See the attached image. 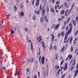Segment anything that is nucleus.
Wrapping results in <instances>:
<instances>
[{"mask_svg":"<svg viewBox=\"0 0 78 78\" xmlns=\"http://www.w3.org/2000/svg\"><path fill=\"white\" fill-rule=\"evenodd\" d=\"M69 26L70 27L69 29L68 30V31L65 34V36L64 40H67L69 34H70V33H71V32H72V29L73 28V25H72V23H69Z\"/></svg>","mask_w":78,"mask_h":78,"instance_id":"1","label":"nucleus"},{"mask_svg":"<svg viewBox=\"0 0 78 78\" xmlns=\"http://www.w3.org/2000/svg\"><path fill=\"white\" fill-rule=\"evenodd\" d=\"M41 9L42 12V16L43 17H44L45 16V7L44 6H43Z\"/></svg>","mask_w":78,"mask_h":78,"instance_id":"2","label":"nucleus"},{"mask_svg":"<svg viewBox=\"0 0 78 78\" xmlns=\"http://www.w3.org/2000/svg\"><path fill=\"white\" fill-rule=\"evenodd\" d=\"M69 44H71V43H72V41H73V37H69L67 39V41H69Z\"/></svg>","mask_w":78,"mask_h":78,"instance_id":"3","label":"nucleus"},{"mask_svg":"<svg viewBox=\"0 0 78 78\" xmlns=\"http://www.w3.org/2000/svg\"><path fill=\"white\" fill-rule=\"evenodd\" d=\"M65 67H63V69L65 71H66L67 69V67H68V64L67 63H66L65 64Z\"/></svg>","mask_w":78,"mask_h":78,"instance_id":"4","label":"nucleus"},{"mask_svg":"<svg viewBox=\"0 0 78 78\" xmlns=\"http://www.w3.org/2000/svg\"><path fill=\"white\" fill-rule=\"evenodd\" d=\"M39 8H40L39 11V10H38L37 12V15H39V12L41 10V9L42 8V4H41L40 7H39Z\"/></svg>","mask_w":78,"mask_h":78,"instance_id":"5","label":"nucleus"},{"mask_svg":"<svg viewBox=\"0 0 78 78\" xmlns=\"http://www.w3.org/2000/svg\"><path fill=\"white\" fill-rule=\"evenodd\" d=\"M44 61H45V57H42L41 59V62L43 65H44Z\"/></svg>","mask_w":78,"mask_h":78,"instance_id":"6","label":"nucleus"},{"mask_svg":"<svg viewBox=\"0 0 78 78\" xmlns=\"http://www.w3.org/2000/svg\"><path fill=\"white\" fill-rule=\"evenodd\" d=\"M38 39H39V40H38ZM37 40L38 41V42L40 43V42H41V41H42V37H41V36L39 37H37Z\"/></svg>","mask_w":78,"mask_h":78,"instance_id":"7","label":"nucleus"},{"mask_svg":"<svg viewBox=\"0 0 78 78\" xmlns=\"http://www.w3.org/2000/svg\"><path fill=\"white\" fill-rule=\"evenodd\" d=\"M72 23L74 27H76V21L75 20H73V21Z\"/></svg>","mask_w":78,"mask_h":78,"instance_id":"8","label":"nucleus"},{"mask_svg":"<svg viewBox=\"0 0 78 78\" xmlns=\"http://www.w3.org/2000/svg\"><path fill=\"white\" fill-rule=\"evenodd\" d=\"M78 69H77L76 70L75 72V74L73 76V78H75V76H76L77 75H78Z\"/></svg>","mask_w":78,"mask_h":78,"instance_id":"9","label":"nucleus"},{"mask_svg":"<svg viewBox=\"0 0 78 78\" xmlns=\"http://www.w3.org/2000/svg\"><path fill=\"white\" fill-rule=\"evenodd\" d=\"M39 0H37L35 4L37 7H38V6H39Z\"/></svg>","mask_w":78,"mask_h":78,"instance_id":"10","label":"nucleus"},{"mask_svg":"<svg viewBox=\"0 0 78 78\" xmlns=\"http://www.w3.org/2000/svg\"><path fill=\"white\" fill-rule=\"evenodd\" d=\"M67 3L66 2L64 4V6H65V8H68L69 7V5H67Z\"/></svg>","mask_w":78,"mask_h":78,"instance_id":"11","label":"nucleus"},{"mask_svg":"<svg viewBox=\"0 0 78 78\" xmlns=\"http://www.w3.org/2000/svg\"><path fill=\"white\" fill-rule=\"evenodd\" d=\"M51 36L52 37L51 38V41H54V38H55V36H54V35L53 34H51Z\"/></svg>","mask_w":78,"mask_h":78,"instance_id":"12","label":"nucleus"},{"mask_svg":"<svg viewBox=\"0 0 78 78\" xmlns=\"http://www.w3.org/2000/svg\"><path fill=\"white\" fill-rule=\"evenodd\" d=\"M19 14L21 16H24V13L23 12H21V13L19 12Z\"/></svg>","mask_w":78,"mask_h":78,"instance_id":"13","label":"nucleus"},{"mask_svg":"<svg viewBox=\"0 0 78 78\" xmlns=\"http://www.w3.org/2000/svg\"><path fill=\"white\" fill-rule=\"evenodd\" d=\"M53 48L55 51H56V50L58 49V47H57V46L56 45H54Z\"/></svg>","mask_w":78,"mask_h":78,"instance_id":"14","label":"nucleus"},{"mask_svg":"<svg viewBox=\"0 0 78 78\" xmlns=\"http://www.w3.org/2000/svg\"><path fill=\"white\" fill-rule=\"evenodd\" d=\"M76 60V58H75V57H74L73 59V66H75V63H76V62L75 61V60Z\"/></svg>","mask_w":78,"mask_h":78,"instance_id":"15","label":"nucleus"},{"mask_svg":"<svg viewBox=\"0 0 78 78\" xmlns=\"http://www.w3.org/2000/svg\"><path fill=\"white\" fill-rule=\"evenodd\" d=\"M59 27V24L56 25L55 27V30H57V29H58Z\"/></svg>","mask_w":78,"mask_h":78,"instance_id":"16","label":"nucleus"},{"mask_svg":"<svg viewBox=\"0 0 78 78\" xmlns=\"http://www.w3.org/2000/svg\"><path fill=\"white\" fill-rule=\"evenodd\" d=\"M68 58H69V59H72V55L69 54L68 56Z\"/></svg>","mask_w":78,"mask_h":78,"instance_id":"17","label":"nucleus"},{"mask_svg":"<svg viewBox=\"0 0 78 78\" xmlns=\"http://www.w3.org/2000/svg\"><path fill=\"white\" fill-rule=\"evenodd\" d=\"M50 11L51 12H55V10H54V7H53L50 9Z\"/></svg>","mask_w":78,"mask_h":78,"instance_id":"18","label":"nucleus"},{"mask_svg":"<svg viewBox=\"0 0 78 78\" xmlns=\"http://www.w3.org/2000/svg\"><path fill=\"white\" fill-rule=\"evenodd\" d=\"M49 9L48 6L46 7V12L47 13H48L49 12Z\"/></svg>","mask_w":78,"mask_h":78,"instance_id":"19","label":"nucleus"},{"mask_svg":"<svg viewBox=\"0 0 78 78\" xmlns=\"http://www.w3.org/2000/svg\"><path fill=\"white\" fill-rule=\"evenodd\" d=\"M73 70V66H72L69 69V71L71 72H72Z\"/></svg>","mask_w":78,"mask_h":78,"instance_id":"20","label":"nucleus"},{"mask_svg":"<svg viewBox=\"0 0 78 78\" xmlns=\"http://www.w3.org/2000/svg\"><path fill=\"white\" fill-rule=\"evenodd\" d=\"M70 19H71V17H69L67 20V23H69V22L70 21Z\"/></svg>","mask_w":78,"mask_h":78,"instance_id":"21","label":"nucleus"},{"mask_svg":"<svg viewBox=\"0 0 78 78\" xmlns=\"http://www.w3.org/2000/svg\"><path fill=\"white\" fill-rule=\"evenodd\" d=\"M55 10L56 12H58L59 11L57 10V7H56V5H55Z\"/></svg>","mask_w":78,"mask_h":78,"instance_id":"22","label":"nucleus"},{"mask_svg":"<svg viewBox=\"0 0 78 78\" xmlns=\"http://www.w3.org/2000/svg\"><path fill=\"white\" fill-rule=\"evenodd\" d=\"M75 6V4L73 3V4L71 6V9H73V7H74Z\"/></svg>","mask_w":78,"mask_h":78,"instance_id":"23","label":"nucleus"},{"mask_svg":"<svg viewBox=\"0 0 78 78\" xmlns=\"http://www.w3.org/2000/svg\"><path fill=\"white\" fill-rule=\"evenodd\" d=\"M34 58H33V57L32 58L30 59V62H32V63H33V61H34Z\"/></svg>","mask_w":78,"mask_h":78,"instance_id":"24","label":"nucleus"},{"mask_svg":"<svg viewBox=\"0 0 78 78\" xmlns=\"http://www.w3.org/2000/svg\"><path fill=\"white\" fill-rule=\"evenodd\" d=\"M68 12H65V16H68Z\"/></svg>","mask_w":78,"mask_h":78,"instance_id":"25","label":"nucleus"},{"mask_svg":"<svg viewBox=\"0 0 78 78\" xmlns=\"http://www.w3.org/2000/svg\"><path fill=\"white\" fill-rule=\"evenodd\" d=\"M64 12H65V11L64 10L61 11V14H64Z\"/></svg>","mask_w":78,"mask_h":78,"instance_id":"26","label":"nucleus"},{"mask_svg":"<svg viewBox=\"0 0 78 78\" xmlns=\"http://www.w3.org/2000/svg\"><path fill=\"white\" fill-rule=\"evenodd\" d=\"M16 73L17 75V76H18L19 75V73H20L18 71H16Z\"/></svg>","mask_w":78,"mask_h":78,"instance_id":"27","label":"nucleus"},{"mask_svg":"<svg viewBox=\"0 0 78 78\" xmlns=\"http://www.w3.org/2000/svg\"><path fill=\"white\" fill-rule=\"evenodd\" d=\"M65 47V46H63V47L62 48V49H61L60 50V51H61V52H62V51H63V50H64Z\"/></svg>","mask_w":78,"mask_h":78,"instance_id":"28","label":"nucleus"},{"mask_svg":"<svg viewBox=\"0 0 78 78\" xmlns=\"http://www.w3.org/2000/svg\"><path fill=\"white\" fill-rule=\"evenodd\" d=\"M40 21L41 22H43L44 21V20H43V18L42 17H41L40 19Z\"/></svg>","mask_w":78,"mask_h":78,"instance_id":"29","label":"nucleus"},{"mask_svg":"<svg viewBox=\"0 0 78 78\" xmlns=\"http://www.w3.org/2000/svg\"><path fill=\"white\" fill-rule=\"evenodd\" d=\"M32 18L34 20H35V19H36V16H35L34 15L32 16Z\"/></svg>","mask_w":78,"mask_h":78,"instance_id":"30","label":"nucleus"},{"mask_svg":"<svg viewBox=\"0 0 78 78\" xmlns=\"http://www.w3.org/2000/svg\"><path fill=\"white\" fill-rule=\"evenodd\" d=\"M55 68L58 70V69H59V66H55Z\"/></svg>","mask_w":78,"mask_h":78,"instance_id":"31","label":"nucleus"},{"mask_svg":"<svg viewBox=\"0 0 78 78\" xmlns=\"http://www.w3.org/2000/svg\"><path fill=\"white\" fill-rule=\"evenodd\" d=\"M52 48H53V45H51L50 48V50H52Z\"/></svg>","mask_w":78,"mask_h":78,"instance_id":"32","label":"nucleus"},{"mask_svg":"<svg viewBox=\"0 0 78 78\" xmlns=\"http://www.w3.org/2000/svg\"><path fill=\"white\" fill-rule=\"evenodd\" d=\"M72 9H71L69 11L68 13V15L69 16L70 15V12H71V11H72Z\"/></svg>","mask_w":78,"mask_h":78,"instance_id":"33","label":"nucleus"},{"mask_svg":"<svg viewBox=\"0 0 78 78\" xmlns=\"http://www.w3.org/2000/svg\"><path fill=\"white\" fill-rule=\"evenodd\" d=\"M66 27V25L63 26L62 28V30H64L65 28Z\"/></svg>","mask_w":78,"mask_h":78,"instance_id":"34","label":"nucleus"},{"mask_svg":"<svg viewBox=\"0 0 78 78\" xmlns=\"http://www.w3.org/2000/svg\"><path fill=\"white\" fill-rule=\"evenodd\" d=\"M76 22H78V15L76 17Z\"/></svg>","mask_w":78,"mask_h":78,"instance_id":"35","label":"nucleus"},{"mask_svg":"<svg viewBox=\"0 0 78 78\" xmlns=\"http://www.w3.org/2000/svg\"><path fill=\"white\" fill-rule=\"evenodd\" d=\"M66 76V73L64 74L62 76L61 78H64Z\"/></svg>","mask_w":78,"mask_h":78,"instance_id":"36","label":"nucleus"},{"mask_svg":"<svg viewBox=\"0 0 78 78\" xmlns=\"http://www.w3.org/2000/svg\"><path fill=\"white\" fill-rule=\"evenodd\" d=\"M59 3H60L59 1H58L57 2H56L55 4H56V5H58H58H59Z\"/></svg>","mask_w":78,"mask_h":78,"instance_id":"37","label":"nucleus"},{"mask_svg":"<svg viewBox=\"0 0 78 78\" xmlns=\"http://www.w3.org/2000/svg\"><path fill=\"white\" fill-rule=\"evenodd\" d=\"M71 52H72V51H73V46L71 47Z\"/></svg>","mask_w":78,"mask_h":78,"instance_id":"38","label":"nucleus"},{"mask_svg":"<svg viewBox=\"0 0 78 78\" xmlns=\"http://www.w3.org/2000/svg\"><path fill=\"white\" fill-rule=\"evenodd\" d=\"M41 56L40 55L39 57V62H40V61H41Z\"/></svg>","mask_w":78,"mask_h":78,"instance_id":"39","label":"nucleus"},{"mask_svg":"<svg viewBox=\"0 0 78 78\" xmlns=\"http://www.w3.org/2000/svg\"><path fill=\"white\" fill-rule=\"evenodd\" d=\"M11 34H14V31L13 30H11Z\"/></svg>","mask_w":78,"mask_h":78,"instance_id":"40","label":"nucleus"},{"mask_svg":"<svg viewBox=\"0 0 78 78\" xmlns=\"http://www.w3.org/2000/svg\"><path fill=\"white\" fill-rule=\"evenodd\" d=\"M43 47L44 49H45V44L44 43H43Z\"/></svg>","mask_w":78,"mask_h":78,"instance_id":"41","label":"nucleus"},{"mask_svg":"<svg viewBox=\"0 0 78 78\" xmlns=\"http://www.w3.org/2000/svg\"><path fill=\"white\" fill-rule=\"evenodd\" d=\"M78 32V30H77L76 32L75 33V36H76V35H77Z\"/></svg>","mask_w":78,"mask_h":78,"instance_id":"42","label":"nucleus"},{"mask_svg":"<svg viewBox=\"0 0 78 78\" xmlns=\"http://www.w3.org/2000/svg\"><path fill=\"white\" fill-rule=\"evenodd\" d=\"M64 34V32L63 31V32H62V33H61V36H63Z\"/></svg>","mask_w":78,"mask_h":78,"instance_id":"43","label":"nucleus"},{"mask_svg":"<svg viewBox=\"0 0 78 78\" xmlns=\"http://www.w3.org/2000/svg\"><path fill=\"white\" fill-rule=\"evenodd\" d=\"M14 10H15V11H16V10H17V7H16V6H14Z\"/></svg>","mask_w":78,"mask_h":78,"instance_id":"44","label":"nucleus"},{"mask_svg":"<svg viewBox=\"0 0 78 78\" xmlns=\"http://www.w3.org/2000/svg\"><path fill=\"white\" fill-rule=\"evenodd\" d=\"M13 30L15 31H16V30H17V29L16 28V27H15L13 28Z\"/></svg>","mask_w":78,"mask_h":78,"instance_id":"45","label":"nucleus"},{"mask_svg":"<svg viewBox=\"0 0 78 78\" xmlns=\"http://www.w3.org/2000/svg\"><path fill=\"white\" fill-rule=\"evenodd\" d=\"M23 8V3H22L21 5V8L22 9Z\"/></svg>","mask_w":78,"mask_h":78,"instance_id":"46","label":"nucleus"},{"mask_svg":"<svg viewBox=\"0 0 78 78\" xmlns=\"http://www.w3.org/2000/svg\"><path fill=\"white\" fill-rule=\"evenodd\" d=\"M60 35L61 34H60V33H59L58 35V37H60Z\"/></svg>","mask_w":78,"mask_h":78,"instance_id":"47","label":"nucleus"},{"mask_svg":"<svg viewBox=\"0 0 78 78\" xmlns=\"http://www.w3.org/2000/svg\"><path fill=\"white\" fill-rule=\"evenodd\" d=\"M27 72H30V70L29 69V68H27Z\"/></svg>","mask_w":78,"mask_h":78,"instance_id":"48","label":"nucleus"},{"mask_svg":"<svg viewBox=\"0 0 78 78\" xmlns=\"http://www.w3.org/2000/svg\"><path fill=\"white\" fill-rule=\"evenodd\" d=\"M59 72L58 71L57 72V73L56 75V76H58V75H59Z\"/></svg>","mask_w":78,"mask_h":78,"instance_id":"49","label":"nucleus"},{"mask_svg":"<svg viewBox=\"0 0 78 78\" xmlns=\"http://www.w3.org/2000/svg\"><path fill=\"white\" fill-rule=\"evenodd\" d=\"M66 24H67V22L66 21H65L64 22V25H66Z\"/></svg>","mask_w":78,"mask_h":78,"instance_id":"50","label":"nucleus"},{"mask_svg":"<svg viewBox=\"0 0 78 78\" xmlns=\"http://www.w3.org/2000/svg\"><path fill=\"white\" fill-rule=\"evenodd\" d=\"M78 48H77L76 49V50L75 51V53H76V52H77V51H78Z\"/></svg>","mask_w":78,"mask_h":78,"instance_id":"51","label":"nucleus"},{"mask_svg":"<svg viewBox=\"0 0 78 78\" xmlns=\"http://www.w3.org/2000/svg\"><path fill=\"white\" fill-rule=\"evenodd\" d=\"M76 69H78V63H77V65L76 66Z\"/></svg>","mask_w":78,"mask_h":78,"instance_id":"52","label":"nucleus"},{"mask_svg":"<svg viewBox=\"0 0 78 78\" xmlns=\"http://www.w3.org/2000/svg\"><path fill=\"white\" fill-rule=\"evenodd\" d=\"M61 19L59 18L58 19V21H59V22H61Z\"/></svg>","mask_w":78,"mask_h":78,"instance_id":"53","label":"nucleus"},{"mask_svg":"<svg viewBox=\"0 0 78 78\" xmlns=\"http://www.w3.org/2000/svg\"><path fill=\"white\" fill-rule=\"evenodd\" d=\"M63 62H64V60L62 61L61 62V65H62V64H63Z\"/></svg>","mask_w":78,"mask_h":78,"instance_id":"54","label":"nucleus"},{"mask_svg":"<svg viewBox=\"0 0 78 78\" xmlns=\"http://www.w3.org/2000/svg\"><path fill=\"white\" fill-rule=\"evenodd\" d=\"M34 78H37V75L36 74H35L34 76Z\"/></svg>","mask_w":78,"mask_h":78,"instance_id":"55","label":"nucleus"},{"mask_svg":"<svg viewBox=\"0 0 78 78\" xmlns=\"http://www.w3.org/2000/svg\"><path fill=\"white\" fill-rule=\"evenodd\" d=\"M35 0H33V2H32V5H34V1Z\"/></svg>","mask_w":78,"mask_h":78,"instance_id":"56","label":"nucleus"},{"mask_svg":"<svg viewBox=\"0 0 78 78\" xmlns=\"http://www.w3.org/2000/svg\"><path fill=\"white\" fill-rule=\"evenodd\" d=\"M31 50H33V45H32V43H31Z\"/></svg>","mask_w":78,"mask_h":78,"instance_id":"57","label":"nucleus"},{"mask_svg":"<svg viewBox=\"0 0 78 78\" xmlns=\"http://www.w3.org/2000/svg\"><path fill=\"white\" fill-rule=\"evenodd\" d=\"M44 19H47V15L45 16Z\"/></svg>","mask_w":78,"mask_h":78,"instance_id":"58","label":"nucleus"},{"mask_svg":"<svg viewBox=\"0 0 78 78\" xmlns=\"http://www.w3.org/2000/svg\"><path fill=\"white\" fill-rule=\"evenodd\" d=\"M56 6V7L57 8V7L58 8H59V4L57 5Z\"/></svg>","mask_w":78,"mask_h":78,"instance_id":"59","label":"nucleus"},{"mask_svg":"<svg viewBox=\"0 0 78 78\" xmlns=\"http://www.w3.org/2000/svg\"><path fill=\"white\" fill-rule=\"evenodd\" d=\"M24 30H25V31H27V30H28V29H27V28H24Z\"/></svg>","mask_w":78,"mask_h":78,"instance_id":"60","label":"nucleus"},{"mask_svg":"<svg viewBox=\"0 0 78 78\" xmlns=\"http://www.w3.org/2000/svg\"><path fill=\"white\" fill-rule=\"evenodd\" d=\"M63 58V57H62V56H61V57H60V59H62Z\"/></svg>","mask_w":78,"mask_h":78,"instance_id":"61","label":"nucleus"},{"mask_svg":"<svg viewBox=\"0 0 78 78\" xmlns=\"http://www.w3.org/2000/svg\"><path fill=\"white\" fill-rule=\"evenodd\" d=\"M62 8V6H60L58 8L59 9H61Z\"/></svg>","mask_w":78,"mask_h":78,"instance_id":"62","label":"nucleus"},{"mask_svg":"<svg viewBox=\"0 0 78 78\" xmlns=\"http://www.w3.org/2000/svg\"><path fill=\"white\" fill-rule=\"evenodd\" d=\"M60 69H61V71H62V69H63V67L62 66V67H61Z\"/></svg>","mask_w":78,"mask_h":78,"instance_id":"63","label":"nucleus"},{"mask_svg":"<svg viewBox=\"0 0 78 78\" xmlns=\"http://www.w3.org/2000/svg\"><path fill=\"white\" fill-rule=\"evenodd\" d=\"M7 17H10V15H6Z\"/></svg>","mask_w":78,"mask_h":78,"instance_id":"64","label":"nucleus"}]
</instances>
